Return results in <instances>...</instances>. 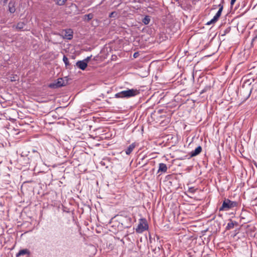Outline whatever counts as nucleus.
I'll use <instances>...</instances> for the list:
<instances>
[{
  "label": "nucleus",
  "instance_id": "7c9ffc66",
  "mask_svg": "<svg viewBox=\"0 0 257 257\" xmlns=\"http://www.w3.org/2000/svg\"><path fill=\"white\" fill-rule=\"evenodd\" d=\"M8 1V0H4V2L6 3Z\"/></svg>",
  "mask_w": 257,
  "mask_h": 257
},
{
  "label": "nucleus",
  "instance_id": "39448f33",
  "mask_svg": "<svg viewBox=\"0 0 257 257\" xmlns=\"http://www.w3.org/2000/svg\"><path fill=\"white\" fill-rule=\"evenodd\" d=\"M133 223L132 219L131 217H126L121 223V224L125 228H130Z\"/></svg>",
  "mask_w": 257,
  "mask_h": 257
},
{
  "label": "nucleus",
  "instance_id": "0eeeda50",
  "mask_svg": "<svg viewBox=\"0 0 257 257\" xmlns=\"http://www.w3.org/2000/svg\"><path fill=\"white\" fill-rule=\"evenodd\" d=\"M137 145L136 143H133L131 144L125 150V153L126 155H129L136 148Z\"/></svg>",
  "mask_w": 257,
  "mask_h": 257
},
{
  "label": "nucleus",
  "instance_id": "6e6552de",
  "mask_svg": "<svg viewBox=\"0 0 257 257\" xmlns=\"http://www.w3.org/2000/svg\"><path fill=\"white\" fill-rule=\"evenodd\" d=\"M70 8L71 9L72 13L74 15H77L80 13V10L78 9L77 5L75 4H71L70 6Z\"/></svg>",
  "mask_w": 257,
  "mask_h": 257
},
{
  "label": "nucleus",
  "instance_id": "7ed1b4c3",
  "mask_svg": "<svg viewBox=\"0 0 257 257\" xmlns=\"http://www.w3.org/2000/svg\"><path fill=\"white\" fill-rule=\"evenodd\" d=\"M237 202L232 201L228 199H225L223 201L221 207L219 208V211L228 210L229 209L236 207Z\"/></svg>",
  "mask_w": 257,
  "mask_h": 257
},
{
  "label": "nucleus",
  "instance_id": "f3484780",
  "mask_svg": "<svg viewBox=\"0 0 257 257\" xmlns=\"http://www.w3.org/2000/svg\"><path fill=\"white\" fill-rule=\"evenodd\" d=\"M93 18V15L92 13H90L84 16L83 20L84 21H86L87 22L89 21Z\"/></svg>",
  "mask_w": 257,
  "mask_h": 257
},
{
  "label": "nucleus",
  "instance_id": "f257e3e1",
  "mask_svg": "<svg viewBox=\"0 0 257 257\" xmlns=\"http://www.w3.org/2000/svg\"><path fill=\"white\" fill-rule=\"evenodd\" d=\"M250 84L251 82H249V80L244 82L239 90L241 96V99L243 101L246 100L250 95L252 90Z\"/></svg>",
  "mask_w": 257,
  "mask_h": 257
},
{
  "label": "nucleus",
  "instance_id": "9d476101",
  "mask_svg": "<svg viewBox=\"0 0 257 257\" xmlns=\"http://www.w3.org/2000/svg\"><path fill=\"white\" fill-rule=\"evenodd\" d=\"M202 151V147L201 146H198L194 150L192 151L190 153V157H193L196 156L199 154Z\"/></svg>",
  "mask_w": 257,
  "mask_h": 257
},
{
  "label": "nucleus",
  "instance_id": "c85d7f7f",
  "mask_svg": "<svg viewBox=\"0 0 257 257\" xmlns=\"http://www.w3.org/2000/svg\"><path fill=\"white\" fill-rule=\"evenodd\" d=\"M214 24V23H211V20L209 22H208L206 24V25H211V24Z\"/></svg>",
  "mask_w": 257,
  "mask_h": 257
},
{
  "label": "nucleus",
  "instance_id": "cd10ccee",
  "mask_svg": "<svg viewBox=\"0 0 257 257\" xmlns=\"http://www.w3.org/2000/svg\"><path fill=\"white\" fill-rule=\"evenodd\" d=\"M115 12H112L109 15V17H113V15L115 14Z\"/></svg>",
  "mask_w": 257,
  "mask_h": 257
},
{
  "label": "nucleus",
  "instance_id": "dca6fc26",
  "mask_svg": "<svg viewBox=\"0 0 257 257\" xmlns=\"http://www.w3.org/2000/svg\"><path fill=\"white\" fill-rule=\"evenodd\" d=\"M221 14L220 12H217V13L215 14V15L213 17V18L211 20V23H216L219 18L220 17Z\"/></svg>",
  "mask_w": 257,
  "mask_h": 257
},
{
  "label": "nucleus",
  "instance_id": "20e7f679",
  "mask_svg": "<svg viewBox=\"0 0 257 257\" xmlns=\"http://www.w3.org/2000/svg\"><path fill=\"white\" fill-rule=\"evenodd\" d=\"M149 228L148 224L145 218H141L139 219V224L136 229V232L142 233L144 231L148 230Z\"/></svg>",
  "mask_w": 257,
  "mask_h": 257
},
{
  "label": "nucleus",
  "instance_id": "2eb2a0df",
  "mask_svg": "<svg viewBox=\"0 0 257 257\" xmlns=\"http://www.w3.org/2000/svg\"><path fill=\"white\" fill-rule=\"evenodd\" d=\"M9 11L11 13H14L16 9L15 3L10 2L9 4Z\"/></svg>",
  "mask_w": 257,
  "mask_h": 257
},
{
  "label": "nucleus",
  "instance_id": "1a4fd4ad",
  "mask_svg": "<svg viewBox=\"0 0 257 257\" xmlns=\"http://www.w3.org/2000/svg\"><path fill=\"white\" fill-rule=\"evenodd\" d=\"M76 66L80 69L84 70L86 68L87 64L85 61H79L76 63Z\"/></svg>",
  "mask_w": 257,
  "mask_h": 257
},
{
  "label": "nucleus",
  "instance_id": "9b49d317",
  "mask_svg": "<svg viewBox=\"0 0 257 257\" xmlns=\"http://www.w3.org/2000/svg\"><path fill=\"white\" fill-rule=\"evenodd\" d=\"M167 166L166 164L164 163H160L159 165V169L158 170V172H162V173H165L167 171Z\"/></svg>",
  "mask_w": 257,
  "mask_h": 257
},
{
  "label": "nucleus",
  "instance_id": "bb28decb",
  "mask_svg": "<svg viewBox=\"0 0 257 257\" xmlns=\"http://www.w3.org/2000/svg\"><path fill=\"white\" fill-rule=\"evenodd\" d=\"M236 1V0H231V2H230L231 6H233L234 5V4L235 3Z\"/></svg>",
  "mask_w": 257,
  "mask_h": 257
},
{
  "label": "nucleus",
  "instance_id": "b1692460",
  "mask_svg": "<svg viewBox=\"0 0 257 257\" xmlns=\"http://www.w3.org/2000/svg\"><path fill=\"white\" fill-rule=\"evenodd\" d=\"M195 191L196 190L193 187L189 188L188 190V191L191 193H194Z\"/></svg>",
  "mask_w": 257,
  "mask_h": 257
},
{
  "label": "nucleus",
  "instance_id": "f03ea898",
  "mask_svg": "<svg viewBox=\"0 0 257 257\" xmlns=\"http://www.w3.org/2000/svg\"><path fill=\"white\" fill-rule=\"evenodd\" d=\"M140 93V90L137 89H127L118 92L115 94L117 98H130L135 96Z\"/></svg>",
  "mask_w": 257,
  "mask_h": 257
},
{
  "label": "nucleus",
  "instance_id": "a878e982",
  "mask_svg": "<svg viewBox=\"0 0 257 257\" xmlns=\"http://www.w3.org/2000/svg\"><path fill=\"white\" fill-rule=\"evenodd\" d=\"M90 57H87L85 60H84L83 61H85V62H86L87 63L89 61V60L90 59Z\"/></svg>",
  "mask_w": 257,
  "mask_h": 257
},
{
  "label": "nucleus",
  "instance_id": "5701e85b",
  "mask_svg": "<svg viewBox=\"0 0 257 257\" xmlns=\"http://www.w3.org/2000/svg\"><path fill=\"white\" fill-rule=\"evenodd\" d=\"M33 152L35 154V157H36L37 158L40 157V154L37 151L33 150Z\"/></svg>",
  "mask_w": 257,
  "mask_h": 257
},
{
  "label": "nucleus",
  "instance_id": "aec40b11",
  "mask_svg": "<svg viewBox=\"0 0 257 257\" xmlns=\"http://www.w3.org/2000/svg\"><path fill=\"white\" fill-rule=\"evenodd\" d=\"M67 0H55L56 4L59 6H63L65 4Z\"/></svg>",
  "mask_w": 257,
  "mask_h": 257
},
{
  "label": "nucleus",
  "instance_id": "4468645a",
  "mask_svg": "<svg viewBox=\"0 0 257 257\" xmlns=\"http://www.w3.org/2000/svg\"><path fill=\"white\" fill-rule=\"evenodd\" d=\"M57 87H61L65 85L64 80L62 78L57 79L56 83L54 84Z\"/></svg>",
  "mask_w": 257,
  "mask_h": 257
},
{
  "label": "nucleus",
  "instance_id": "ddd939ff",
  "mask_svg": "<svg viewBox=\"0 0 257 257\" xmlns=\"http://www.w3.org/2000/svg\"><path fill=\"white\" fill-rule=\"evenodd\" d=\"M237 225V223L236 221H233L230 219L229 222L227 223L225 228L226 230H230L234 228V225Z\"/></svg>",
  "mask_w": 257,
  "mask_h": 257
},
{
  "label": "nucleus",
  "instance_id": "f8f14e48",
  "mask_svg": "<svg viewBox=\"0 0 257 257\" xmlns=\"http://www.w3.org/2000/svg\"><path fill=\"white\" fill-rule=\"evenodd\" d=\"M23 255H27L28 256L30 255V252L28 249H24L20 250L16 254L17 257Z\"/></svg>",
  "mask_w": 257,
  "mask_h": 257
},
{
  "label": "nucleus",
  "instance_id": "4be33fe9",
  "mask_svg": "<svg viewBox=\"0 0 257 257\" xmlns=\"http://www.w3.org/2000/svg\"><path fill=\"white\" fill-rule=\"evenodd\" d=\"M223 3H224V0H221V3L218 5V7L219 8V10H218L217 12H220L221 14V13H222V10H223Z\"/></svg>",
  "mask_w": 257,
  "mask_h": 257
},
{
  "label": "nucleus",
  "instance_id": "a211bd4d",
  "mask_svg": "<svg viewBox=\"0 0 257 257\" xmlns=\"http://www.w3.org/2000/svg\"><path fill=\"white\" fill-rule=\"evenodd\" d=\"M25 25H26L24 22H20L17 24L16 26V28L18 30L21 31L23 30Z\"/></svg>",
  "mask_w": 257,
  "mask_h": 257
},
{
  "label": "nucleus",
  "instance_id": "423d86ee",
  "mask_svg": "<svg viewBox=\"0 0 257 257\" xmlns=\"http://www.w3.org/2000/svg\"><path fill=\"white\" fill-rule=\"evenodd\" d=\"M63 37L68 40H71L73 37V32L71 29L65 30L64 32Z\"/></svg>",
  "mask_w": 257,
  "mask_h": 257
},
{
  "label": "nucleus",
  "instance_id": "6ab92c4d",
  "mask_svg": "<svg viewBox=\"0 0 257 257\" xmlns=\"http://www.w3.org/2000/svg\"><path fill=\"white\" fill-rule=\"evenodd\" d=\"M142 22L145 25H148L150 22V18L149 16H146L143 19Z\"/></svg>",
  "mask_w": 257,
  "mask_h": 257
},
{
  "label": "nucleus",
  "instance_id": "c756f323",
  "mask_svg": "<svg viewBox=\"0 0 257 257\" xmlns=\"http://www.w3.org/2000/svg\"><path fill=\"white\" fill-rule=\"evenodd\" d=\"M228 32V30H226L225 31H224V34L222 35L223 36L225 35V34Z\"/></svg>",
  "mask_w": 257,
  "mask_h": 257
},
{
  "label": "nucleus",
  "instance_id": "2f4dec72",
  "mask_svg": "<svg viewBox=\"0 0 257 257\" xmlns=\"http://www.w3.org/2000/svg\"><path fill=\"white\" fill-rule=\"evenodd\" d=\"M256 38V37L254 38L253 39H252V41H254L255 40V39Z\"/></svg>",
  "mask_w": 257,
  "mask_h": 257
},
{
  "label": "nucleus",
  "instance_id": "412c9836",
  "mask_svg": "<svg viewBox=\"0 0 257 257\" xmlns=\"http://www.w3.org/2000/svg\"><path fill=\"white\" fill-rule=\"evenodd\" d=\"M63 61L64 62L65 66L66 67H68V66H69L68 59L65 55L63 56Z\"/></svg>",
  "mask_w": 257,
  "mask_h": 257
},
{
  "label": "nucleus",
  "instance_id": "393cba45",
  "mask_svg": "<svg viewBox=\"0 0 257 257\" xmlns=\"http://www.w3.org/2000/svg\"><path fill=\"white\" fill-rule=\"evenodd\" d=\"M139 52H135L133 56H134V58H137L139 56Z\"/></svg>",
  "mask_w": 257,
  "mask_h": 257
}]
</instances>
